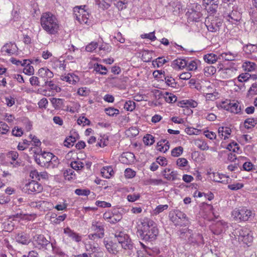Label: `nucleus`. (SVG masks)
<instances>
[{
	"instance_id": "obj_1",
	"label": "nucleus",
	"mask_w": 257,
	"mask_h": 257,
	"mask_svg": "<svg viewBox=\"0 0 257 257\" xmlns=\"http://www.w3.org/2000/svg\"><path fill=\"white\" fill-rule=\"evenodd\" d=\"M138 236L143 241L151 242L157 239L159 229L157 224L149 218H144L141 221V226L137 231Z\"/></svg>"
},
{
	"instance_id": "obj_2",
	"label": "nucleus",
	"mask_w": 257,
	"mask_h": 257,
	"mask_svg": "<svg viewBox=\"0 0 257 257\" xmlns=\"http://www.w3.org/2000/svg\"><path fill=\"white\" fill-rule=\"evenodd\" d=\"M42 28L50 35H55L58 33L59 25L55 16L51 13H43L40 19Z\"/></svg>"
},
{
	"instance_id": "obj_3",
	"label": "nucleus",
	"mask_w": 257,
	"mask_h": 257,
	"mask_svg": "<svg viewBox=\"0 0 257 257\" xmlns=\"http://www.w3.org/2000/svg\"><path fill=\"white\" fill-rule=\"evenodd\" d=\"M254 213L245 208L235 209L232 212V216L236 220L245 221L253 217Z\"/></svg>"
},
{
	"instance_id": "obj_4",
	"label": "nucleus",
	"mask_w": 257,
	"mask_h": 257,
	"mask_svg": "<svg viewBox=\"0 0 257 257\" xmlns=\"http://www.w3.org/2000/svg\"><path fill=\"white\" fill-rule=\"evenodd\" d=\"M115 237L124 249L132 250L134 248V244L127 234L121 231L116 232Z\"/></svg>"
},
{
	"instance_id": "obj_5",
	"label": "nucleus",
	"mask_w": 257,
	"mask_h": 257,
	"mask_svg": "<svg viewBox=\"0 0 257 257\" xmlns=\"http://www.w3.org/2000/svg\"><path fill=\"white\" fill-rule=\"evenodd\" d=\"M170 220L175 225H185V221H187L186 215L179 210H175L171 211L169 215Z\"/></svg>"
},
{
	"instance_id": "obj_6",
	"label": "nucleus",
	"mask_w": 257,
	"mask_h": 257,
	"mask_svg": "<svg viewBox=\"0 0 257 257\" xmlns=\"http://www.w3.org/2000/svg\"><path fill=\"white\" fill-rule=\"evenodd\" d=\"M23 189L28 194H32L41 192L43 190V187L36 181L32 180L26 183Z\"/></svg>"
},
{
	"instance_id": "obj_7",
	"label": "nucleus",
	"mask_w": 257,
	"mask_h": 257,
	"mask_svg": "<svg viewBox=\"0 0 257 257\" xmlns=\"http://www.w3.org/2000/svg\"><path fill=\"white\" fill-rule=\"evenodd\" d=\"M35 244L39 248L48 249L51 248V243L42 234L36 235L34 237Z\"/></svg>"
},
{
	"instance_id": "obj_8",
	"label": "nucleus",
	"mask_w": 257,
	"mask_h": 257,
	"mask_svg": "<svg viewBox=\"0 0 257 257\" xmlns=\"http://www.w3.org/2000/svg\"><path fill=\"white\" fill-rule=\"evenodd\" d=\"M18 48L15 42H9L5 44L2 48V52L5 53L9 56L18 55Z\"/></svg>"
},
{
	"instance_id": "obj_9",
	"label": "nucleus",
	"mask_w": 257,
	"mask_h": 257,
	"mask_svg": "<svg viewBox=\"0 0 257 257\" xmlns=\"http://www.w3.org/2000/svg\"><path fill=\"white\" fill-rule=\"evenodd\" d=\"M184 233H188L190 234L188 238V241L190 243L199 244L200 243L204 244L203 237L199 233H192V230L187 229L186 231Z\"/></svg>"
},
{
	"instance_id": "obj_10",
	"label": "nucleus",
	"mask_w": 257,
	"mask_h": 257,
	"mask_svg": "<svg viewBox=\"0 0 257 257\" xmlns=\"http://www.w3.org/2000/svg\"><path fill=\"white\" fill-rule=\"evenodd\" d=\"M38 75L43 83L48 82V81L52 78L53 76V73L47 68H41L39 69Z\"/></svg>"
},
{
	"instance_id": "obj_11",
	"label": "nucleus",
	"mask_w": 257,
	"mask_h": 257,
	"mask_svg": "<svg viewBox=\"0 0 257 257\" xmlns=\"http://www.w3.org/2000/svg\"><path fill=\"white\" fill-rule=\"evenodd\" d=\"M222 25V22L219 19H215L212 20L211 23L206 26L209 31L216 32L219 31Z\"/></svg>"
},
{
	"instance_id": "obj_12",
	"label": "nucleus",
	"mask_w": 257,
	"mask_h": 257,
	"mask_svg": "<svg viewBox=\"0 0 257 257\" xmlns=\"http://www.w3.org/2000/svg\"><path fill=\"white\" fill-rule=\"evenodd\" d=\"M227 223L225 222L218 221L212 227V231L214 234L218 235L225 231Z\"/></svg>"
},
{
	"instance_id": "obj_13",
	"label": "nucleus",
	"mask_w": 257,
	"mask_h": 257,
	"mask_svg": "<svg viewBox=\"0 0 257 257\" xmlns=\"http://www.w3.org/2000/svg\"><path fill=\"white\" fill-rule=\"evenodd\" d=\"M78 15H76V19L81 24L88 23L89 17V13L87 10L81 9V12H78Z\"/></svg>"
},
{
	"instance_id": "obj_14",
	"label": "nucleus",
	"mask_w": 257,
	"mask_h": 257,
	"mask_svg": "<svg viewBox=\"0 0 257 257\" xmlns=\"http://www.w3.org/2000/svg\"><path fill=\"white\" fill-rule=\"evenodd\" d=\"M51 102L55 109L63 110L65 109L64 99L61 98H52L50 99Z\"/></svg>"
},
{
	"instance_id": "obj_15",
	"label": "nucleus",
	"mask_w": 257,
	"mask_h": 257,
	"mask_svg": "<svg viewBox=\"0 0 257 257\" xmlns=\"http://www.w3.org/2000/svg\"><path fill=\"white\" fill-rule=\"evenodd\" d=\"M213 181L215 182L228 184L230 182V179L228 176L218 173H213Z\"/></svg>"
},
{
	"instance_id": "obj_16",
	"label": "nucleus",
	"mask_w": 257,
	"mask_h": 257,
	"mask_svg": "<svg viewBox=\"0 0 257 257\" xmlns=\"http://www.w3.org/2000/svg\"><path fill=\"white\" fill-rule=\"evenodd\" d=\"M16 241L22 244H28L30 243L28 235L24 232L17 233L15 237Z\"/></svg>"
},
{
	"instance_id": "obj_17",
	"label": "nucleus",
	"mask_w": 257,
	"mask_h": 257,
	"mask_svg": "<svg viewBox=\"0 0 257 257\" xmlns=\"http://www.w3.org/2000/svg\"><path fill=\"white\" fill-rule=\"evenodd\" d=\"M163 175L168 180H175L178 179L176 171H171L170 169L166 168L163 172Z\"/></svg>"
},
{
	"instance_id": "obj_18",
	"label": "nucleus",
	"mask_w": 257,
	"mask_h": 257,
	"mask_svg": "<svg viewBox=\"0 0 257 257\" xmlns=\"http://www.w3.org/2000/svg\"><path fill=\"white\" fill-rule=\"evenodd\" d=\"M91 229L95 233L104 234V225L101 222L96 221L92 222Z\"/></svg>"
},
{
	"instance_id": "obj_19",
	"label": "nucleus",
	"mask_w": 257,
	"mask_h": 257,
	"mask_svg": "<svg viewBox=\"0 0 257 257\" xmlns=\"http://www.w3.org/2000/svg\"><path fill=\"white\" fill-rule=\"evenodd\" d=\"M64 233L76 242H79L81 240V236L69 227L64 228Z\"/></svg>"
},
{
	"instance_id": "obj_20",
	"label": "nucleus",
	"mask_w": 257,
	"mask_h": 257,
	"mask_svg": "<svg viewBox=\"0 0 257 257\" xmlns=\"http://www.w3.org/2000/svg\"><path fill=\"white\" fill-rule=\"evenodd\" d=\"M49 203L44 201H32L29 203V205L33 208H36L41 211H45V208Z\"/></svg>"
},
{
	"instance_id": "obj_21",
	"label": "nucleus",
	"mask_w": 257,
	"mask_h": 257,
	"mask_svg": "<svg viewBox=\"0 0 257 257\" xmlns=\"http://www.w3.org/2000/svg\"><path fill=\"white\" fill-rule=\"evenodd\" d=\"M103 243L109 253L115 254V252L118 251L117 245L115 243H113L111 241H108V240H106L105 239H104Z\"/></svg>"
},
{
	"instance_id": "obj_22",
	"label": "nucleus",
	"mask_w": 257,
	"mask_h": 257,
	"mask_svg": "<svg viewBox=\"0 0 257 257\" xmlns=\"http://www.w3.org/2000/svg\"><path fill=\"white\" fill-rule=\"evenodd\" d=\"M227 17L229 18L228 21H230V19H231V22L233 23L234 22H238L241 20V15L239 12L233 10L231 12L227 15Z\"/></svg>"
},
{
	"instance_id": "obj_23",
	"label": "nucleus",
	"mask_w": 257,
	"mask_h": 257,
	"mask_svg": "<svg viewBox=\"0 0 257 257\" xmlns=\"http://www.w3.org/2000/svg\"><path fill=\"white\" fill-rule=\"evenodd\" d=\"M204 61L209 64H213L216 62L218 59H220L219 56L213 53H209L205 55L203 57Z\"/></svg>"
},
{
	"instance_id": "obj_24",
	"label": "nucleus",
	"mask_w": 257,
	"mask_h": 257,
	"mask_svg": "<svg viewBox=\"0 0 257 257\" xmlns=\"http://www.w3.org/2000/svg\"><path fill=\"white\" fill-rule=\"evenodd\" d=\"M77 136V138H75L74 136L71 135L68 137L66 138L64 142V145L65 146L70 148L72 147L74 145V143L76 141L77 139H79V135L78 134H75Z\"/></svg>"
},
{
	"instance_id": "obj_25",
	"label": "nucleus",
	"mask_w": 257,
	"mask_h": 257,
	"mask_svg": "<svg viewBox=\"0 0 257 257\" xmlns=\"http://www.w3.org/2000/svg\"><path fill=\"white\" fill-rule=\"evenodd\" d=\"M229 105L230 106L228 111L235 114H238L241 112V107L239 105V102L238 101L233 100Z\"/></svg>"
},
{
	"instance_id": "obj_26",
	"label": "nucleus",
	"mask_w": 257,
	"mask_h": 257,
	"mask_svg": "<svg viewBox=\"0 0 257 257\" xmlns=\"http://www.w3.org/2000/svg\"><path fill=\"white\" fill-rule=\"evenodd\" d=\"M101 173L104 178H109L113 175L114 172L111 166H106L101 169Z\"/></svg>"
},
{
	"instance_id": "obj_27",
	"label": "nucleus",
	"mask_w": 257,
	"mask_h": 257,
	"mask_svg": "<svg viewBox=\"0 0 257 257\" xmlns=\"http://www.w3.org/2000/svg\"><path fill=\"white\" fill-rule=\"evenodd\" d=\"M203 5L205 7V9L206 10L208 13L210 15H213L216 13L217 12V9L218 6V4L215 3H208V4H204Z\"/></svg>"
},
{
	"instance_id": "obj_28",
	"label": "nucleus",
	"mask_w": 257,
	"mask_h": 257,
	"mask_svg": "<svg viewBox=\"0 0 257 257\" xmlns=\"http://www.w3.org/2000/svg\"><path fill=\"white\" fill-rule=\"evenodd\" d=\"M51 248L52 249L53 253L57 254L60 257H68V255L61 248L56 246L55 242L51 243Z\"/></svg>"
},
{
	"instance_id": "obj_29",
	"label": "nucleus",
	"mask_w": 257,
	"mask_h": 257,
	"mask_svg": "<svg viewBox=\"0 0 257 257\" xmlns=\"http://www.w3.org/2000/svg\"><path fill=\"white\" fill-rule=\"evenodd\" d=\"M43 85L44 87L48 86L49 89L55 91L56 92H59L61 90L60 87L55 84L53 80H48V82H45Z\"/></svg>"
},
{
	"instance_id": "obj_30",
	"label": "nucleus",
	"mask_w": 257,
	"mask_h": 257,
	"mask_svg": "<svg viewBox=\"0 0 257 257\" xmlns=\"http://www.w3.org/2000/svg\"><path fill=\"white\" fill-rule=\"evenodd\" d=\"M61 79L69 82L70 84H75L78 81L79 78L74 74H68L67 76H63Z\"/></svg>"
},
{
	"instance_id": "obj_31",
	"label": "nucleus",
	"mask_w": 257,
	"mask_h": 257,
	"mask_svg": "<svg viewBox=\"0 0 257 257\" xmlns=\"http://www.w3.org/2000/svg\"><path fill=\"white\" fill-rule=\"evenodd\" d=\"M59 164L58 158L53 154V157H51L49 161L46 160V166L47 167L54 168Z\"/></svg>"
},
{
	"instance_id": "obj_32",
	"label": "nucleus",
	"mask_w": 257,
	"mask_h": 257,
	"mask_svg": "<svg viewBox=\"0 0 257 257\" xmlns=\"http://www.w3.org/2000/svg\"><path fill=\"white\" fill-rule=\"evenodd\" d=\"M188 61L185 59H177L173 61V64L178 67L179 69H183L186 67Z\"/></svg>"
},
{
	"instance_id": "obj_33",
	"label": "nucleus",
	"mask_w": 257,
	"mask_h": 257,
	"mask_svg": "<svg viewBox=\"0 0 257 257\" xmlns=\"http://www.w3.org/2000/svg\"><path fill=\"white\" fill-rule=\"evenodd\" d=\"M70 166L73 169L76 171H79L84 167V163L79 159L76 161L71 162Z\"/></svg>"
},
{
	"instance_id": "obj_34",
	"label": "nucleus",
	"mask_w": 257,
	"mask_h": 257,
	"mask_svg": "<svg viewBox=\"0 0 257 257\" xmlns=\"http://www.w3.org/2000/svg\"><path fill=\"white\" fill-rule=\"evenodd\" d=\"M202 7L200 5L197 3H194L191 4L188 9L187 13H193V12L199 13L201 12Z\"/></svg>"
},
{
	"instance_id": "obj_35",
	"label": "nucleus",
	"mask_w": 257,
	"mask_h": 257,
	"mask_svg": "<svg viewBox=\"0 0 257 257\" xmlns=\"http://www.w3.org/2000/svg\"><path fill=\"white\" fill-rule=\"evenodd\" d=\"M163 98L165 99V101L168 103H174L176 102L177 99V97L176 95L167 92L163 94Z\"/></svg>"
},
{
	"instance_id": "obj_36",
	"label": "nucleus",
	"mask_w": 257,
	"mask_h": 257,
	"mask_svg": "<svg viewBox=\"0 0 257 257\" xmlns=\"http://www.w3.org/2000/svg\"><path fill=\"white\" fill-rule=\"evenodd\" d=\"M94 70L101 75H106L107 72L106 67L98 63L94 65Z\"/></svg>"
},
{
	"instance_id": "obj_37",
	"label": "nucleus",
	"mask_w": 257,
	"mask_h": 257,
	"mask_svg": "<svg viewBox=\"0 0 257 257\" xmlns=\"http://www.w3.org/2000/svg\"><path fill=\"white\" fill-rule=\"evenodd\" d=\"M56 214H52L51 217V221L55 224H59L61 221L65 220L66 217V214H64L62 215L58 216L57 217H56Z\"/></svg>"
},
{
	"instance_id": "obj_38",
	"label": "nucleus",
	"mask_w": 257,
	"mask_h": 257,
	"mask_svg": "<svg viewBox=\"0 0 257 257\" xmlns=\"http://www.w3.org/2000/svg\"><path fill=\"white\" fill-rule=\"evenodd\" d=\"M30 82L33 86H42L44 87L43 82L41 79L37 76H32L30 78Z\"/></svg>"
},
{
	"instance_id": "obj_39",
	"label": "nucleus",
	"mask_w": 257,
	"mask_h": 257,
	"mask_svg": "<svg viewBox=\"0 0 257 257\" xmlns=\"http://www.w3.org/2000/svg\"><path fill=\"white\" fill-rule=\"evenodd\" d=\"M243 50L245 53L247 54L254 53L257 51V45L250 44H247L244 46Z\"/></svg>"
},
{
	"instance_id": "obj_40",
	"label": "nucleus",
	"mask_w": 257,
	"mask_h": 257,
	"mask_svg": "<svg viewBox=\"0 0 257 257\" xmlns=\"http://www.w3.org/2000/svg\"><path fill=\"white\" fill-rule=\"evenodd\" d=\"M97 3L100 7H102L103 9H107L110 7L112 0H97Z\"/></svg>"
},
{
	"instance_id": "obj_41",
	"label": "nucleus",
	"mask_w": 257,
	"mask_h": 257,
	"mask_svg": "<svg viewBox=\"0 0 257 257\" xmlns=\"http://www.w3.org/2000/svg\"><path fill=\"white\" fill-rule=\"evenodd\" d=\"M143 142L146 145L151 146L155 143V138L152 135L147 134L144 137Z\"/></svg>"
},
{
	"instance_id": "obj_42",
	"label": "nucleus",
	"mask_w": 257,
	"mask_h": 257,
	"mask_svg": "<svg viewBox=\"0 0 257 257\" xmlns=\"http://www.w3.org/2000/svg\"><path fill=\"white\" fill-rule=\"evenodd\" d=\"M216 69L214 66H207L204 69V73L205 76H209L213 75L216 72Z\"/></svg>"
},
{
	"instance_id": "obj_43",
	"label": "nucleus",
	"mask_w": 257,
	"mask_h": 257,
	"mask_svg": "<svg viewBox=\"0 0 257 257\" xmlns=\"http://www.w3.org/2000/svg\"><path fill=\"white\" fill-rule=\"evenodd\" d=\"M135 108L136 103L132 100H127L124 104V108L127 111H132Z\"/></svg>"
},
{
	"instance_id": "obj_44",
	"label": "nucleus",
	"mask_w": 257,
	"mask_h": 257,
	"mask_svg": "<svg viewBox=\"0 0 257 257\" xmlns=\"http://www.w3.org/2000/svg\"><path fill=\"white\" fill-rule=\"evenodd\" d=\"M244 127L247 129H249L252 127H254L256 122L255 120L253 118H248L245 120L244 122Z\"/></svg>"
},
{
	"instance_id": "obj_45",
	"label": "nucleus",
	"mask_w": 257,
	"mask_h": 257,
	"mask_svg": "<svg viewBox=\"0 0 257 257\" xmlns=\"http://www.w3.org/2000/svg\"><path fill=\"white\" fill-rule=\"evenodd\" d=\"M219 57L226 61H233L235 60V56L230 52L223 53L219 55Z\"/></svg>"
},
{
	"instance_id": "obj_46",
	"label": "nucleus",
	"mask_w": 257,
	"mask_h": 257,
	"mask_svg": "<svg viewBox=\"0 0 257 257\" xmlns=\"http://www.w3.org/2000/svg\"><path fill=\"white\" fill-rule=\"evenodd\" d=\"M104 111L108 115L111 116L116 115L119 113V110L116 108H114V107L106 108H105Z\"/></svg>"
},
{
	"instance_id": "obj_47",
	"label": "nucleus",
	"mask_w": 257,
	"mask_h": 257,
	"mask_svg": "<svg viewBox=\"0 0 257 257\" xmlns=\"http://www.w3.org/2000/svg\"><path fill=\"white\" fill-rule=\"evenodd\" d=\"M183 152V148L181 146H179L174 148L171 151V155L174 157H177L180 156Z\"/></svg>"
},
{
	"instance_id": "obj_48",
	"label": "nucleus",
	"mask_w": 257,
	"mask_h": 257,
	"mask_svg": "<svg viewBox=\"0 0 257 257\" xmlns=\"http://www.w3.org/2000/svg\"><path fill=\"white\" fill-rule=\"evenodd\" d=\"M31 63H28L27 66H26L23 69V72L28 75H32L34 73V67L31 65Z\"/></svg>"
},
{
	"instance_id": "obj_49",
	"label": "nucleus",
	"mask_w": 257,
	"mask_h": 257,
	"mask_svg": "<svg viewBox=\"0 0 257 257\" xmlns=\"http://www.w3.org/2000/svg\"><path fill=\"white\" fill-rule=\"evenodd\" d=\"M164 78L167 85L171 86L173 88L176 87L177 83L176 82L174 78H173L172 77L169 76H165Z\"/></svg>"
},
{
	"instance_id": "obj_50",
	"label": "nucleus",
	"mask_w": 257,
	"mask_h": 257,
	"mask_svg": "<svg viewBox=\"0 0 257 257\" xmlns=\"http://www.w3.org/2000/svg\"><path fill=\"white\" fill-rule=\"evenodd\" d=\"M31 143V142L24 140L23 143H19L17 147L19 150L23 151L26 149Z\"/></svg>"
},
{
	"instance_id": "obj_51",
	"label": "nucleus",
	"mask_w": 257,
	"mask_h": 257,
	"mask_svg": "<svg viewBox=\"0 0 257 257\" xmlns=\"http://www.w3.org/2000/svg\"><path fill=\"white\" fill-rule=\"evenodd\" d=\"M9 129L10 127L6 123L0 122V134H6L9 131Z\"/></svg>"
},
{
	"instance_id": "obj_52",
	"label": "nucleus",
	"mask_w": 257,
	"mask_h": 257,
	"mask_svg": "<svg viewBox=\"0 0 257 257\" xmlns=\"http://www.w3.org/2000/svg\"><path fill=\"white\" fill-rule=\"evenodd\" d=\"M196 145L199 149L203 151L207 150L209 149L207 144L205 141L202 140H198L196 143Z\"/></svg>"
},
{
	"instance_id": "obj_53",
	"label": "nucleus",
	"mask_w": 257,
	"mask_h": 257,
	"mask_svg": "<svg viewBox=\"0 0 257 257\" xmlns=\"http://www.w3.org/2000/svg\"><path fill=\"white\" fill-rule=\"evenodd\" d=\"M75 193L78 195L79 196H87L90 193V191L89 189H76L75 190Z\"/></svg>"
},
{
	"instance_id": "obj_54",
	"label": "nucleus",
	"mask_w": 257,
	"mask_h": 257,
	"mask_svg": "<svg viewBox=\"0 0 257 257\" xmlns=\"http://www.w3.org/2000/svg\"><path fill=\"white\" fill-rule=\"evenodd\" d=\"M226 149L230 151L235 152L239 149V147H238V145L236 143L233 142L227 145Z\"/></svg>"
},
{
	"instance_id": "obj_55",
	"label": "nucleus",
	"mask_w": 257,
	"mask_h": 257,
	"mask_svg": "<svg viewBox=\"0 0 257 257\" xmlns=\"http://www.w3.org/2000/svg\"><path fill=\"white\" fill-rule=\"evenodd\" d=\"M77 123L79 125L82 124L83 125H89L90 124V121L85 116H82L78 118Z\"/></svg>"
},
{
	"instance_id": "obj_56",
	"label": "nucleus",
	"mask_w": 257,
	"mask_h": 257,
	"mask_svg": "<svg viewBox=\"0 0 257 257\" xmlns=\"http://www.w3.org/2000/svg\"><path fill=\"white\" fill-rule=\"evenodd\" d=\"M104 236V234L99 233H93L88 234V238L90 240H95L97 239L102 238Z\"/></svg>"
},
{
	"instance_id": "obj_57",
	"label": "nucleus",
	"mask_w": 257,
	"mask_h": 257,
	"mask_svg": "<svg viewBox=\"0 0 257 257\" xmlns=\"http://www.w3.org/2000/svg\"><path fill=\"white\" fill-rule=\"evenodd\" d=\"M243 66L246 70H247L248 71H251L255 69V64L253 62L247 61L244 63Z\"/></svg>"
},
{
	"instance_id": "obj_58",
	"label": "nucleus",
	"mask_w": 257,
	"mask_h": 257,
	"mask_svg": "<svg viewBox=\"0 0 257 257\" xmlns=\"http://www.w3.org/2000/svg\"><path fill=\"white\" fill-rule=\"evenodd\" d=\"M180 103L186 105L187 106H189L192 107H195L197 105V102L193 100H182L180 102Z\"/></svg>"
},
{
	"instance_id": "obj_59",
	"label": "nucleus",
	"mask_w": 257,
	"mask_h": 257,
	"mask_svg": "<svg viewBox=\"0 0 257 257\" xmlns=\"http://www.w3.org/2000/svg\"><path fill=\"white\" fill-rule=\"evenodd\" d=\"M167 62V61L163 57H158V58L156 59L155 60L153 61V64L155 65V63H156L157 67H160Z\"/></svg>"
},
{
	"instance_id": "obj_60",
	"label": "nucleus",
	"mask_w": 257,
	"mask_h": 257,
	"mask_svg": "<svg viewBox=\"0 0 257 257\" xmlns=\"http://www.w3.org/2000/svg\"><path fill=\"white\" fill-rule=\"evenodd\" d=\"M98 46V44L96 42H91L86 46L85 50L89 52H92Z\"/></svg>"
},
{
	"instance_id": "obj_61",
	"label": "nucleus",
	"mask_w": 257,
	"mask_h": 257,
	"mask_svg": "<svg viewBox=\"0 0 257 257\" xmlns=\"http://www.w3.org/2000/svg\"><path fill=\"white\" fill-rule=\"evenodd\" d=\"M124 175L127 178H132L136 176V172L130 168L125 170Z\"/></svg>"
},
{
	"instance_id": "obj_62",
	"label": "nucleus",
	"mask_w": 257,
	"mask_h": 257,
	"mask_svg": "<svg viewBox=\"0 0 257 257\" xmlns=\"http://www.w3.org/2000/svg\"><path fill=\"white\" fill-rule=\"evenodd\" d=\"M12 134L16 137H21L23 134V132L21 128L15 126L12 130Z\"/></svg>"
},
{
	"instance_id": "obj_63",
	"label": "nucleus",
	"mask_w": 257,
	"mask_h": 257,
	"mask_svg": "<svg viewBox=\"0 0 257 257\" xmlns=\"http://www.w3.org/2000/svg\"><path fill=\"white\" fill-rule=\"evenodd\" d=\"M186 67L187 70L189 71L196 70L197 68L196 62L194 60H192L190 62L188 61V63Z\"/></svg>"
},
{
	"instance_id": "obj_64",
	"label": "nucleus",
	"mask_w": 257,
	"mask_h": 257,
	"mask_svg": "<svg viewBox=\"0 0 257 257\" xmlns=\"http://www.w3.org/2000/svg\"><path fill=\"white\" fill-rule=\"evenodd\" d=\"M250 77V75L248 73H242L238 77L239 81L245 82L247 81Z\"/></svg>"
}]
</instances>
